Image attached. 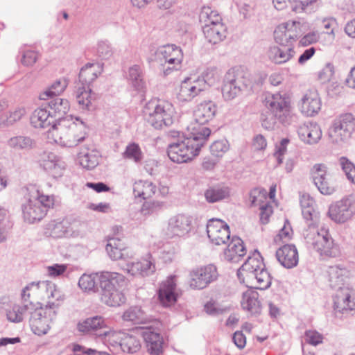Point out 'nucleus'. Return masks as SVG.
<instances>
[{"label":"nucleus","mask_w":355,"mask_h":355,"mask_svg":"<svg viewBox=\"0 0 355 355\" xmlns=\"http://www.w3.org/2000/svg\"><path fill=\"white\" fill-rule=\"evenodd\" d=\"M88 230V224L86 221L74 220L69 223V235L72 237L83 236L86 235Z\"/></svg>","instance_id":"obj_53"},{"label":"nucleus","mask_w":355,"mask_h":355,"mask_svg":"<svg viewBox=\"0 0 355 355\" xmlns=\"http://www.w3.org/2000/svg\"><path fill=\"white\" fill-rule=\"evenodd\" d=\"M54 201L53 195H46L43 191L35 189L21 206L24 220L29 223L41 220L48 209L53 206Z\"/></svg>","instance_id":"obj_4"},{"label":"nucleus","mask_w":355,"mask_h":355,"mask_svg":"<svg viewBox=\"0 0 355 355\" xmlns=\"http://www.w3.org/2000/svg\"><path fill=\"white\" fill-rule=\"evenodd\" d=\"M156 59L162 67L164 76L181 68L183 60L182 49L175 44H167L159 47L156 51Z\"/></svg>","instance_id":"obj_9"},{"label":"nucleus","mask_w":355,"mask_h":355,"mask_svg":"<svg viewBox=\"0 0 355 355\" xmlns=\"http://www.w3.org/2000/svg\"><path fill=\"white\" fill-rule=\"evenodd\" d=\"M87 123L80 116L72 115L60 119L51 126V135L54 141L62 146L72 148L87 137Z\"/></svg>","instance_id":"obj_2"},{"label":"nucleus","mask_w":355,"mask_h":355,"mask_svg":"<svg viewBox=\"0 0 355 355\" xmlns=\"http://www.w3.org/2000/svg\"><path fill=\"white\" fill-rule=\"evenodd\" d=\"M307 232L305 234L306 243L311 244L321 256L336 257L339 254L338 248L334 244L328 230L322 227L319 231L312 224H309Z\"/></svg>","instance_id":"obj_7"},{"label":"nucleus","mask_w":355,"mask_h":355,"mask_svg":"<svg viewBox=\"0 0 355 355\" xmlns=\"http://www.w3.org/2000/svg\"><path fill=\"white\" fill-rule=\"evenodd\" d=\"M69 232V222L67 220L56 223L51 230V235L55 238L71 236Z\"/></svg>","instance_id":"obj_54"},{"label":"nucleus","mask_w":355,"mask_h":355,"mask_svg":"<svg viewBox=\"0 0 355 355\" xmlns=\"http://www.w3.org/2000/svg\"><path fill=\"white\" fill-rule=\"evenodd\" d=\"M41 165L53 178L62 176L64 170V163L60 162L57 159L56 155L53 153H49L45 155V158L43 159Z\"/></svg>","instance_id":"obj_40"},{"label":"nucleus","mask_w":355,"mask_h":355,"mask_svg":"<svg viewBox=\"0 0 355 355\" xmlns=\"http://www.w3.org/2000/svg\"><path fill=\"white\" fill-rule=\"evenodd\" d=\"M96 52L102 59H108L112 55V49L110 45L106 41H101L98 43Z\"/></svg>","instance_id":"obj_60"},{"label":"nucleus","mask_w":355,"mask_h":355,"mask_svg":"<svg viewBox=\"0 0 355 355\" xmlns=\"http://www.w3.org/2000/svg\"><path fill=\"white\" fill-rule=\"evenodd\" d=\"M211 130L205 126H193L192 132L182 141L172 143L167 148L169 159L175 163H185L197 156L201 148L206 144Z\"/></svg>","instance_id":"obj_1"},{"label":"nucleus","mask_w":355,"mask_h":355,"mask_svg":"<svg viewBox=\"0 0 355 355\" xmlns=\"http://www.w3.org/2000/svg\"><path fill=\"white\" fill-rule=\"evenodd\" d=\"M124 270L132 276L145 277L155 272V266L150 259H144L137 262L127 263Z\"/></svg>","instance_id":"obj_34"},{"label":"nucleus","mask_w":355,"mask_h":355,"mask_svg":"<svg viewBox=\"0 0 355 355\" xmlns=\"http://www.w3.org/2000/svg\"><path fill=\"white\" fill-rule=\"evenodd\" d=\"M251 278L256 279L257 283V289L265 290L271 285L272 277L265 267L261 269L260 271H257L251 276Z\"/></svg>","instance_id":"obj_51"},{"label":"nucleus","mask_w":355,"mask_h":355,"mask_svg":"<svg viewBox=\"0 0 355 355\" xmlns=\"http://www.w3.org/2000/svg\"><path fill=\"white\" fill-rule=\"evenodd\" d=\"M101 300L107 305L118 306L125 302V295L119 289H100Z\"/></svg>","instance_id":"obj_43"},{"label":"nucleus","mask_w":355,"mask_h":355,"mask_svg":"<svg viewBox=\"0 0 355 355\" xmlns=\"http://www.w3.org/2000/svg\"><path fill=\"white\" fill-rule=\"evenodd\" d=\"M297 133L300 139L308 144H315L322 137V130L320 125L313 123L300 126Z\"/></svg>","instance_id":"obj_35"},{"label":"nucleus","mask_w":355,"mask_h":355,"mask_svg":"<svg viewBox=\"0 0 355 355\" xmlns=\"http://www.w3.org/2000/svg\"><path fill=\"white\" fill-rule=\"evenodd\" d=\"M334 305L339 311L355 310V290L349 286L336 293Z\"/></svg>","instance_id":"obj_33"},{"label":"nucleus","mask_w":355,"mask_h":355,"mask_svg":"<svg viewBox=\"0 0 355 355\" xmlns=\"http://www.w3.org/2000/svg\"><path fill=\"white\" fill-rule=\"evenodd\" d=\"M33 284H28L21 292V302L14 304L6 310V316L9 321L19 323L24 320L26 314H30L35 310V304L30 300L31 286Z\"/></svg>","instance_id":"obj_12"},{"label":"nucleus","mask_w":355,"mask_h":355,"mask_svg":"<svg viewBox=\"0 0 355 355\" xmlns=\"http://www.w3.org/2000/svg\"><path fill=\"white\" fill-rule=\"evenodd\" d=\"M311 175L314 184L322 194L330 195L334 192V184L324 164H315L311 168Z\"/></svg>","instance_id":"obj_15"},{"label":"nucleus","mask_w":355,"mask_h":355,"mask_svg":"<svg viewBox=\"0 0 355 355\" xmlns=\"http://www.w3.org/2000/svg\"><path fill=\"white\" fill-rule=\"evenodd\" d=\"M119 347L123 352L135 353L140 349V341L136 336L123 333L120 340Z\"/></svg>","instance_id":"obj_49"},{"label":"nucleus","mask_w":355,"mask_h":355,"mask_svg":"<svg viewBox=\"0 0 355 355\" xmlns=\"http://www.w3.org/2000/svg\"><path fill=\"white\" fill-rule=\"evenodd\" d=\"M31 123L35 128H48V132L51 134V126L57 120L53 119L48 109L42 103L41 107L35 110L31 116Z\"/></svg>","instance_id":"obj_26"},{"label":"nucleus","mask_w":355,"mask_h":355,"mask_svg":"<svg viewBox=\"0 0 355 355\" xmlns=\"http://www.w3.org/2000/svg\"><path fill=\"white\" fill-rule=\"evenodd\" d=\"M59 306L60 303L49 300L47 302L45 307L43 308L45 311V317L49 319L50 323L55 319Z\"/></svg>","instance_id":"obj_62"},{"label":"nucleus","mask_w":355,"mask_h":355,"mask_svg":"<svg viewBox=\"0 0 355 355\" xmlns=\"http://www.w3.org/2000/svg\"><path fill=\"white\" fill-rule=\"evenodd\" d=\"M123 336L122 332L110 331L107 330L106 336L103 337V339H98V340L102 342H107L112 347H119L120 340Z\"/></svg>","instance_id":"obj_58"},{"label":"nucleus","mask_w":355,"mask_h":355,"mask_svg":"<svg viewBox=\"0 0 355 355\" xmlns=\"http://www.w3.org/2000/svg\"><path fill=\"white\" fill-rule=\"evenodd\" d=\"M241 305L251 315L257 316L261 313V304L259 300V293L251 289L243 293Z\"/></svg>","instance_id":"obj_31"},{"label":"nucleus","mask_w":355,"mask_h":355,"mask_svg":"<svg viewBox=\"0 0 355 355\" xmlns=\"http://www.w3.org/2000/svg\"><path fill=\"white\" fill-rule=\"evenodd\" d=\"M207 233L210 241L218 245L225 244L230 239L228 225L220 219L209 220L207 224Z\"/></svg>","instance_id":"obj_17"},{"label":"nucleus","mask_w":355,"mask_h":355,"mask_svg":"<svg viewBox=\"0 0 355 355\" xmlns=\"http://www.w3.org/2000/svg\"><path fill=\"white\" fill-rule=\"evenodd\" d=\"M192 229L193 217L189 214H178L168 219L164 234L170 239L185 237Z\"/></svg>","instance_id":"obj_11"},{"label":"nucleus","mask_w":355,"mask_h":355,"mask_svg":"<svg viewBox=\"0 0 355 355\" xmlns=\"http://www.w3.org/2000/svg\"><path fill=\"white\" fill-rule=\"evenodd\" d=\"M33 284L31 286V291H41L46 293L48 299L52 298L55 300V302L62 301L64 297L61 292L57 289L54 283L50 281H39L37 282H33Z\"/></svg>","instance_id":"obj_39"},{"label":"nucleus","mask_w":355,"mask_h":355,"mask_svg":"<svg viewBox=\"0 0 355 355\" xmlns=\"http://www.w3.org/2000/svg\"><path fill=\"white\" fill-rule=\"evenodd\" d=\"M7 144L15 150H30L34 147L35 141L30 137L20 135L9 139Z\"/></svg>","instance_id":"obj_50"},{"label":"nucleus","mask_w":355,"mask_h":355,"mask_svg":"<svg viewBox=\"0 0 355 355\" xmlns=\"http://www.w3.org/2000/svg\"><path fill=\"white\" fill-rule=\"evenodd\" d=\"M230 188L225 185L216 184L209 187L204 193L206 201L214 203L225 199L230 196Z\"/></svg>","instance_id":"obj_41"},{"label":"nucleus","mask_w":355,"mask_h":355,"mask_svg":"<svg viewBox=\"0 0 355 355\" xmlns=\"http://www.w3.org/2000/svg\"><path fill=\"white\" fill-rule=\"evenodd\" d=\"M126 284L125 277L121 273L105 271L90 274V291L95 293L100 289H120Z\"/></svg>","instance_id":"obj_10"},{"label":"nucleus","mask_w":355,"mask_h":355,"mask_svg":"<svg viewBox=\"0 0 355 355\" xmlns=\"http://www.w3.org/2000/svg\"><path fill=\"white\" fill-rule=\"evenodd\" d=\"M202 30L207 40L213 44L220 42L226 37L227 28L223 23L203 26Z\"/></svg>","instance_id":"obj_38"},{"label":"nucleus","mask_w":355,"mask_h":355,"mask_svg":"<svg viewBox=\"0 0 355 355\" xmlns=\"http://www.w3.org/2000/svg\"><path fill=\"white\" fill-rule=\"evenodd\" d=\"M162 206L163 203L159 201L145 202L142 206L141 212L144 215L151 214L160 210Z\"/></svg>","instance_id":"obj_61"},{"label":"nucleus","mask_w":355,"mask_h":355,"mask_svg":"<svg viewBox=\"0 0 355 355\" xmlns=\"http://www.w3.org/2000/svg\"><path fill=\"white\" fill-rule=\"evenodd\" d=\"M355 213V204L348 198L331 204L329 207L328 215L337 223H343L352 218Z\"/></svg>","instance_id":"obj_13"},{"label":"nucleus","mask_w":355,"mask_h":355,"mask_svg":"<svg viewBox=\"0 0 355 355\" xmlns=\"http://www.w3.org/2000/svg\"><path fill=\"white\" fill-rule=\"evenodd\" d=\"M265 267L263 259L259 252L255 250L252 256L249 257L243 263L241 268L237 270V277L241 283L245 282V277L251 278V276L257 271Z\"/></svg>","instance_id":"obj_20"},{"label":"nucleus","mask_w":355,"mask_h":355,"mask_svg":"<svg viewBox=\"0 0 355 355\" xmlns=\"http://www.w3.org/2000/svg\"><path fill=\"white\" fill-rule=\"evenodd\" d=\"M123 157L125 159L132 160L135 163H139L143 159L144 155L139 146L133 142L126 146Z\"/></svg>","instance_id":"obj_52"},{"label":"nucleus","mask_w":355,"mask_h":355,"mask_svg":"<svg viewBox=\"0 0 355 355\" xmlns=\"http://www.w3.org/2000/svg\"><path fill=\"white\" fill-rule=\"evenodd\" d=\"M339 164L342 170L345 173L347 178L355 184V166L347 157H341L339 159Z\"/></svg>","instance_id":"obj_55"},{"label":"nucleus","mask_w":355,"mask_h":355,"mask_svg":"<svg viewBox=\"0 0 355 355\" xmlns=\"http://www.w3.org/2000/svg\"><path fill=\"white\" fill-rule=\"evenodd\" d=\"M107 330L108 328L101 316L90 318V340L103 339Z\"/></svg>","instance_id":"obj_44"},{"label":"nucleus","mask_w":355,"mask_h":355,"mask_svg":"<svg viewBox=\"0 0 355 355\" xmlns=\"http://www.w3.org/2000/svg\"><path fill=\"white\" fill-rule=\"evenodd\" d=\"M206 81L208 80L186 78L180 84L177 98L181 102L191 101L201 92L206 89Z\"/></svg>","instance_id":"obj_16"},{"label":"nucleus","mask_w":355,"mask_h":355,"mask_svg":"<svg viewBox=\"0 0 355 355\" xmlns=\"http://www.w3.org/2000/svg\"><path fill=\"white\" fill-rule=\"evenodd\" d=\"M300 109L308 116H312L320 110L321 101L315 89H310L306 92L302 98Z\"/></svg>","instance_id":"obj_28"},{"label":"nucleus","mask_w":355,"mask_h":355,"mask_svg":"<svg viewBox=\"0 0 355 355\" xmlns=\"http://www.w3.org/2000/svg\"><path fill=\"white\" fill-rule=\"evenodd\" d=\"M67 85L68 81L65 78L57 80L40 94V99L46 100L50 98H55L63 92Z\"/></svg>","instance_id":"obj_46"},{"label":"nucleus","mask_w":355,"mask_h":355,"mask_svg":"<svg viewBox=\"0 0 355 355\" xmlns=\"http://www.w3.org/2000/svg\"><path fill=\"white\" fill-rule=\"evenodd\" d=\"M264 103L270 112L267 115H262L261 125L263 128L273 129L277 120L284 125L293 121L295 116L288 98L279 93L268 94L266 96Z\"/></svg>","instance_id":"obj_3"},{"label":"nucleus","mask_w":355,"mask_h":355,"mask_svg":"<svg viewBox=\"0 0 355 355\" xmlns=\"http://www.w3.org/2000/svg\"><path fill=\"white\" fill-rule=\"evenodd\" d=\"M22 54L21 63L25 66H32L37 60L38 55L35 51L27 49L21 52Z\"/></svg>","instance_id":"obj_63"},{"label":"nucleus","mask_w":355,"mask_h":355,"mask_svg":"<svg viewBox=\"0 0 355 355\" xmlns=\"http://www.w3.org/2000/svg\"><path fill=\"white\" fill-rule=\"evenodd\" d=\"M89 63H86L80 69L78 81L76 83V98L83 108L89 107V82L87 81Z\"/></svg>","instance_id":"obj_21"},{"label":"nucleus","mask_w":355,"mask_h":355,"mask_svg":"<svg viewBox=\"0 0 355 355\" xmlns=\"http://www.w3.org/2000/svg\"><path fill=\"white\" fill-rule=\"evenodd\" d=\"M128 79L132 86L138 92H141L145 88L146 83L141 67L135 64L129 68Z\"/></svg>","instance_id":"obj_47"},{"label":"nucleus","mask_w":355,"mask_h":355,"mask_svg":"<svg viewBox=\"0 0 355 355\" xmlns=\"http://www.w3.org/2000/svg\"><path fill=\"white\" fill-rule=\"evenodd\" d=\"M145 331L143 337L146 343L147 350L150 355H161L163 352L164 340L161 334L152 326L141 327Z\"/></svg>","instance_id":"obj_23"},{"label":"nucleus","mask_w":355,"mask_h":355,"mask_svg":"<svg viewBox=\"0 0 355 355\" xmlns=\"http://www.w3.org/2000/svg\"><path fill=\"white\" fill-rule=\"evenodd\" d=\"M123 319L134 324H146L155 321L154 318L140 306L130 307L123 313Z\"/></svg>","instance_id":"obj_37"},{"label":"nucleus","mask_w":355,"mask_h":355,"mask_svg":"<svg viewBox=\"0 0 355 355\" xmlns=\"http://www.w3.org/2000/svg\"><path fill=\"white\" fill-rule=\"evenodd\" d=\"M246 254L243 241L238 236H233L227 248L224 250V259L229 262H239Z\"/></svg>","instance_id":"obj_30"},{"label":"nucleus","mask_w":355,"mask_h":355,"mask_svg":"<svg viewBox=\"0 0 355 355\" xmlns=\"http://www.w3.org/2000/svg\"><path fill=\"white\" fill-rule=\"evenodd\" d=\"M7 215V210L3 207H0V242L5 241V234L7 229L9 227Z\"/></svg>","instance_id":"obj_59"},{"label":"nucleus","mask_w":355,"mask_h":355,"mask_svg":"<svg viewBox=\"0 0 355 355\" xmlns=\"http://www.w3.org/2000/svg\"><path fill=\"white\" fill-rule=\"evenodd\" d=\"M199 20L203 26L214 25L222 22V17L216 10H212L210 7L204 6L202 8L199 15Z\"/></svg>","instance_id":"obj_48"},{"label":"nucleus","mask_w":355,"mask_h":355,"mask_svg":"<svg viewBox=\"0 0 355 355\" xmlns=\"http://www.w3.org/2000/svg\"><path fill=\"white\" fill-rule=\"evenodd\" d=\"M250 74L242 69H230L225 73L222 96L225 101H230L239 96L251 87Z\"/></svg>","instance_id":"obj_5"},{"label":"nucleus","mask_w":355,"mask_h":355,"mask_svg":"<svg viewBox=\"0 0 355 355\" xmlns=\"http://www.w3.org/2000/svg\"><path fill=\"white\" fill-rule=\"evenodd\" d=\"M330 286L337 290V293L344 290L347 284L350 272L345 267L340 266H330L328 270Z\"/></svg>","instance_id":"obj_25"},{"label":"nucleus","mask_w":355,"mask_h":355,"mask_svg":"<svg viewBox=\"0 0 355 355\" xmlns=\"http://www.w3.org/2000/svg\"><path fill=\"white\" fill-rule=\"evenodd\" d=\"M156 186L149 181L139 180L135 182L133 186V193L135 197L148 199L151 198L155 193Z\"/></svg>","instance_id":"obj_45"},{"label":"nucleus","mask_w":355,"mask_h":355,"mask_svg":"<svg viewBox=\"0 0 355 355\" xmlns=\"http://www.w3.org/2000/svg\"><path fill=\"white\" fill-rule=\"evenodd\" d=\"M30 327L33 332L38 336L47 334L50 329L49 319L45 317L43 307L37 308L35 304V310L30 313Z\"/></svg>","instance_id":"obj_24"},{"label":"nucleus","mask_w":355,"mask_h":355,"mask_svg":"<svg viewBox=\"0 0 355 355\" xmlns=\"http://www.w3.org/2000/svg\"><path fill=\"white\" fill-rule=\"evenodd\" d=\"M44 105L48 109V112L52 115L53 119L59 120L64 119L70 109V104L67 99L62 98L58 96L46 99Z\"/></svg>","instance_id":"obj_29"},{"label":"nucleus","mask_w":355,"mask_h":355,"mask_svg":"<svg viewBox=\"0 0 355 355\" xmlns=\"http://www.w3.org/2000/svg\"><path fill=\"white\" fill-rule=\"evenodd\" d=\"M300 202L304 218L307 221L315 223L318 218V212L314 208V200L309 194L304 193L301 196Z\"/></svg>","instance_id":"obj_42"},{"label":"nucleus","mask_w":355,"mask_h":355,"mask_svg":"<svg viewBox=\"0 0 355 355\" xmlns=\"http://www.w3.org/2000/svg\"><path fill=\"white\" fill-rule=\"evenodd\" d=\"M106 252L112 260L127 261L134 257V252L119 238L113 237L108 241Z\"/></svg>","instance_id":"obj_22"},{"label":"nucleus","mask_w":355,"mask_h":355,"mask_svg":"<svg viewBox=\"0 0 355 355\" xmlns=\"http://www.w3.org/2000/svg\"><path fill=\"white\" fill-rule=\"evenodd\" d=\"M300 23L296 21H288L279 24L274 31L275 42L279 45H293V42L298 36Z\"/></svg>","instance_id":"obj_18"},{"label":"nucleus","mask_w":355,"mask_h":355,"mask_svg":"<svg viewBox=\"0 0 355 355\" xmlns=\"http://www.w3.org/2000/svg\"><path fill=\"white\" fill-rule=\"evenodd\" d=\"M229 144L227 140L216 141L210 146V151L215 157H221L229 150Z\"/></svg>","instance_id":"obj_56"},{"label":"nucleus","mask_w":355,"mask_h":355,"mask_svg":"<svg viewBox=\"0 0 355 355\" xmlns=\"http://www.w3.org/2000/svg\"><path fill=\"white\" fill-rule=\"evenodd\" d=\"M322 334L316 330H306L304 333L305 342L309 345L316 346L323 342Z\"/></svg>","instance_id":"obj_57"},{"label":"nucleus","mask_w":355,"mask_h":355,"mask_svg":"<svg viewBox=\"0 0 355 355\" xmlns=\"http://www.w3.org/2000/svg\"><path fill=\"white\" fill-rule=\"evenodd\" d=\"M190 287L193 289H203L218 277V272L214 265L193 270L190 272Z\"/></svg>","instance_id":"obj_14"},{"label":"nucleus","mask_w":355,"mask_h":355,"mask_svg":"<svg viewBox=\"0 0 355 355\" xmlns=\"http://www.w3.org/2000/svg\"><path fill=\"white\" fill-rule=\"evenodd\" d=\"M158 299L163 306L168 307L173 305L178 300L176 292V277L169 276L163 282L158 290Z\"/></svg>","instance_id":"obj_19"},{"label":"nucleus","mask_w":355,"mask_h":355,"mask_svg":"<svg viewBox=\"0 0 355 355\" xmlns=\"http://www.w3.org/2000/svg\"><path fill=\"white\" fill-rule=\"evenodd\" d=\"M217 112L216 105L211 101L200 103L194 112L195 120L199 124H205L212 120Z\"/></svg>","instance_id":"obj_36"},{"label":"nucleus","mask_w":355,"mask_h":355,"mask_svg":"<svg viewBox=\"0 0 355 355\" xmlns=\"http://www.w3.org/2000/svg\"><path fill=\"white\" fill-rule=\"evenodd\" d=\"M354 130V116L351 113H345L333 121L328 135L333 144L341 146L351 138Z\"/></svg>","instance_id":"obj_8"},{"label":"nucleus","mask_w":355,"mask_h":355,"mask_svg":"<svg viewBox=\"0 0 355 355\" xmlns=\"http://www.w3.org/2000/svg\"><path fill=\"white\" fill-rule=\"evenodd\" d=\"M145 112L148 114V122L155 129L168 127L173 123L175 111L168 101L151 100L146 105Z\"/></svg>","instance_id":"obj_6"},{"label":"nucleus","mask_w":355,"mask_h":355,"mask_svg":"<svg viewBox=\"0 0 355 355\" xmlns=\"http://www.w3.org/2000/svg\"><path fill=\"white\" fill-rule=\"evenodd\" d=\"M293 45H277L271 46L268 52L269 59L274 63L281 64L288 62L295 55Z\"/></svg>","instance_id":"obj_32"},{"label":"nucleus","mask_w":355,"mask_h":355,"mask_svg":"<svg viewBox=\"0 0 355 355\" xmlns=\"http://www.w3.org/2000/svg\"><path fill=\"white\" fill-rule=\"evenodd\" d=\"M334 73V71L333 65L327 64L325 67L319 72L318 78L322 83H325L331 80Z\"/></svg>","instance_id":"obj_64"},{"label":"nucleus","mask_w":355,"mask_h":355,"mask_svg":"<svg viewBox=\"0 0 355 355\" xmlns=\"http://www.w3.org/2000/svg\"><path fill=\"white\" fill-rule=\"evenodd\" d=\"M276 257L282 266L293 268L298 263V252L295 245L285 244L276 251Z\"/></svg>","instance_id":"obj_27"}]
</instances>
